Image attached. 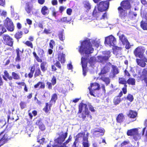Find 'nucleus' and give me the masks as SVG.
<instances>
[{"label":"nucleus","instance_id":"17","mask_svg":"<svg viewBox=\"0 0 147 147\" xmlns=\"http://www.w3.org/2000/svg\"><path fill=\"white\" fill-rule=\"evenodd\" d=\"M119 14V16L122 19H124L127 16V13L126 10L118 7L117 8Z\"/></svg>","mask_w":147,"mask_h":147},{"label":"nucleus","instance_id":"36","mask_svg":"<svg viewBox=\"0 0 147 147\" xmlns=\"http://www.w3.org/2000/svg\"><path fill=\"white\" fill-rule=\"evenodd\" d=\"M51 104H49L48 102L46 103H45V106L43 108V110L46 113H48L51 110Z\"/></svg>","mask_w":147,"mask_h":147},{"label":"nucleus","instance_id":"32","mask_svg":"<svg viewBox=\"0 0 147 147\" xmlns=\"http://www.w3.org/2000/svg\"><path fill=\"white\" fill-rule=\"evenodd\" d=\"M41 12L43 15H46L49 13V11L48 8L45 5L42 7Z\"/></svg>","mask_w":147,"mask_h":147},{"label":"nucleus","instance_id":"38","mask_svg":"<svg viewBox=\"0 0 147 147\" xmlns=\"http://www.w3.org/2000/svg\"><path fill=\"white\" fill-rule=\"evenodd\" d=\"M127 84L129 85H135L136 81L135 79L133 78H129L126 81Z\"/></svg>","mask_w":147,"mask_h":147},{"label":"nucleus","instance_id":"8","mask_svg":"<svg viewBox=\"0 0 147 147\" xmlns=\"http://www.w3.org/2000/svg\"><path fill=\"white\" fill-rule=\"evenodd\" d=\"M128 136H132L133 139L136 140L139 137V134L138 133V129L137 128H133L128 130L127 132Z\"/></svg>","mask_w":147,"mask_h":147},{"label":"nucleus","instance_id":"61","mask_svg":"<svg viewBox=\"0 0 147 147\" xmlns=\"http://www.w3.org/2000/svg\"><path fill=\"white\" fill-rule=\"evenodd\" d=\"M127 85H124V87L122 88V92L124 94H126L127 92Z\"/></svg>","mask_w":147,"mask_h":147},{"label":"nucleus","instance_id":"20","mask_svg":"<svg viewBox=\"0 0 147 147\" xmlns=\"http://www.w3.org/2000/svg\"><path fill=\"white\" fill-rule=\"evenodd\" d=\"M84 109V111L88 110L87 105L81 102L78 105V111L77 114H79V113H81Z\"/></svg>","mask_w":147,"mask_h":147},{"label":"nucleus","instance_id":"24","mask_svg":"<svg viewBox=\"0 0 147 147\" xmlns=\"http://www.w3.org/2000/svg\"><path fill=\"white\" fill-rule=\"evenodd\" d=\"M55 66L59 69H61V65L59 62V61H57L54 64V65H51V69L52 71H54L57 70V69Z\"/></svg>","mask_w":147,"mask_h":147},{"label":"nucleus","instance_id":"9","mask_svg":"<svg viewBox=\"0 0 147 147\" xmlns=\"http://www.w3.org/2000/svg\"><path fill=\"white\" fill-rule=\"evenodd\" d=\"M109 2L107 1H100L98 5V9L99 11L103 12L106 11L109 8Z\"/></svg>","mask_w":147,"mask_h":147},{"label":"nucleus","instance_id":"30","mask_svg":"<svg viewBox=\"0 0 147 147\" xmlns=\"http://www.w3.org/2000/svg\"><path fill=\"white\" fill-rule=\"evenodd\" d=\"M65 55L63 53H60L58 54V58L59 61H60L61 63H64L65 61Z\"/></svg>","mask_w":147,"mask_h":147},{"label":"nucleus","instance_id":"4","mask_svg":"<svg viewBox=\"0 0 147 147\" xmlns=\"http://www.w3.org/2000/svg\"><path fill=\"white\" fill-rule=\"evenodd\" d=\"M3 25L7 30L10 32H13L14 29V26L12 20L7 17L3 21Z\"/></svg>","mask_w":147,"mask_h":147},{"label":"nucleus","instance_id":"40","mask_svg":"<svg viewBox=\"0 0 147 147\" xmlns=\"http://www.w3.org/2000/svg\"><path fill=\"white\" fill-rule=\"evenodd\" d=\"M25 10L27 13L29 14L30 13L32 10V8L29 4L28 3H26V6L25 8Z\"/></svg>","mask_w":147,"mask_h":147},{"label":"nucleus","instance_id":"12","mask_svg":"<svg viewBox=\"0 0 147 147\" xmlns=\"http://www.w3.org/2000/svg\"><path fill=\"white\" fill-rule=\"evenodd\" d=\"M137 78L139 81H144L146 84V86H147V68L143 69L142 74L140 76H138Z\"/></svg>","mask_w":147,"mask_h":147},{"label":"nucleus","instance_id":"59","mask_svg":"<svg viewBox=\"0 0 147 147\" xmlns=\"http://www.w3.org/2000/svg\"><path fill=\"white\" fill-rule=\"evenodd\" d=\"M51 83L53 84V85H54L56 83L57 79L56 77L53 76L51 80Z\"/></svg>","mask_w":147,"mask_h":147},{"label":"nucleus","instance_id":"5","mask_svg":"<svg viewBox=\"0 0 147 147\" xmlns=\"http://www.w3.org/2000/svg\"><path fill=\"white\" fill-rule=\"evenodd\" d=\"M100 88V85L96 82L91 83L90 86L88 88L89 90L90 94L94 96H95L94 94L96 91L99 90Z\"/></svg>","mask_w":147,"mask_h":147},{"label":"nucleus","instance_id":"55","mask_svg":"<svg viewBox=\"0 0 147 147\" xmlns=\"http://www.w3.org/2000/svg\"><path fill=\"white\" fill-rule=\"evenodd\" d=\"M66 7L63 6H60L59 7V11L60 13H62L66 9Z\"/></svg>","mask_w":147,"mask_h":147},{"label":"nucleus","instance_id":"13","mask_svg":"<svg viewBox=\"0 0 147 147\" xmlns=\"http://www.w3.org/2000/svg\"><path fill=\"white\" fill-rule=\"evenodd\" d=\"M3 38L4 43L6 45L11 47L13 46L14 42L13 39L9 35H3Z\"/></svg>","mask_w":147,"mask_h":147},{"label":"nucleus","instance_id":"33","mask_svg":"<svg viewBox=\"0 0 147 147\" xmlns=\"http://www.w3.org/2000/svg\"><path fill=\"white\" fill-rule=\"evenodd\" d=\"M82 144L83 147H89L90 144H89L88 136L84 137L82 139Z\"/></svg>","mask_w":147,"mask_h":147},{"label":"nucleus","instance_id":"49","mask_svg":"<svg viewBox=\"0 0 147 147\" xmlns=\"http://www.w3.org/2000/svg\"><path fill=\"white\" fill-rule=\"evenodd\" d=\"M6 31L4 26L2 24H0V35Z\"/></svg>","mask_w":147,"mask_h":147},{"label":"nucleus","instance_id":"56","mask_svg":"<svg viewBox=\"0 0 147 147\" xmlns=\"http://www.w3.org/2000/svg\"><path fill=\"white\" fill-rule=\"evenodd\" d=\"M55 45V42L54 40H51L49 43L50 47L51 49H53V45Z\"/></svg>","mask_w":147,"mask_h":147},{"label":"nucleus","instance_id":"51","mask_svg":"<svg viewBox=\"0 0 147 147\" xmlns=\"http://www.w3.org/2000/svg\"><path fill=\"white\" fill-rule=\"evenodd\" d=\"M20 105L22 109L25 108L26 107V103L24 101H21L20 103Z\"/></svg>","mask_w":147,"mask_h":147},{"label":"nucleus","instance_id":"26","mask_svg":"<svg viewBox=\"0 0 147 147\" xmlns=\"http://www.w3.org/2000/svg\"><path fill=\"white\" fill-rule=\"evenodd\" d=\"M99 75L101 76L100 79L105 82L106 86L110 84V80L109 77H106L104 74Z\"/></svg>","mask_w":147,"mask_h":147},{"label":"nucleus","instance_id":"37","mask_svg":"<svg viewBox=\"0 0 147 147\" xmlns=\"http://www.w3.org/2000/svg\"><path fill=\"white\" fill-rule=\"evenodd\" d=\"M11 75V80H12L13 79L15 80H19L21 79V77L19 74H17L15 72H12Z\"/></svg>","mask_w":147,"mask_h":147},{"label":"nucleus","instance_id":"15","mask_svg":"<svg viewBox=\"0 0 147 147\" xmlns=\"http://www.w3.org/2000/svg\"><path fill=\"white\" fill-rule=\"evenodd\" d=\"M119 37L120 40L122 42V44L123 45H125V48L127 49H129L131 47V45L125 35L122 34L119 36Z\"/></svg>","mask_w":147,"mask_h":147},{"label":"nucleus","instance_id":"16","mask_svg":"<svg viewBox=\"0 0 147 147\" xmlns=\"http://www.w3.org/2000/svg\"><path fill=\"white\" fill-rule=\"evenodd\" d=\"M111 65V64L110 62L107 63L101 70L99 75H104L109 72Z\"/></svg>","mask_w":147,"mask_h":147},{"label":"nucleus","instance_id":"3","mask_svg":"<svg viewBox=\"0 0 147 147\" xmlns=\"http://www.w3.org/2000/svg\"><path fill=\"white\" fill-rule=\"evenodd\" d=\"M57 134L59 136L54 140L55 143H57V144L53 145L52 147H64L63 146H61V145L67 137V132H66L64 133L63 131H62Z\"/></svg>","mask_w":147,"mask_h":147},{"label":"nucleus","instance_id":"34","mask_svg":"<svg viewBox=\"0 0 147 147\" xmlns=\"http://www.w3.org/2000/svg\"><path fill=\"white\" fill-rule=\"evenodd\" d=\"M23 33L21 31L19 30L14 35V37L19 41L20 39L23 36Z\"/></svg>","mask_w":147,"mask_h":147},{"label":"nucleus","instance_id":"28","mask_svg":"<svg viewBox=\"0 0 147 147\" xmlns=\"http://www.w3.org/2000/svg\"><path fill=\"white\" fill-rule=\"evenodd\" d=\"M3 131L1 132L0 134V146L3 145L4 142L7 140V134H5L2 137H1V134L3 133Z\"/></svg>","mask_w":147,"mask_h":147},{"label":"nucleus","instance_id":"14","mask_svg":"<svg viewBox=\"0 0 147 147\" xmlns=\"http://www.w3.org/2000/svg\"><path fill=\"white\" fill-rule=\"evenodd\" d=\"M87 60V58L83 57L81 58V63L82 65V68L83 74L84 76H86V73L87 72L88 64Z\"/></svg>","mask_w":147,"mask_h":147},{"label":"nucleus","instance_id":"64","mask_svg":"<svg viewBox=\"0 0 147 147\" xmlns=\"http://www.w3.org/2000/svg\"><path fill=\"white\" fill-rule=\"evenodd\" d=\"M40 86L39 88L40 89H44L45 87V84L43 82L40 81Z\"/></svg>","mask_w":147,"mask_h":147},{"label":"nucleus","instance_id":"50","mask_svg":"<svg viewBox=\"0 0 147 147\" xmlns=\"http://www.w3.org/2000/svg\"><path fill=\"white\" fill-rule=\"evenodd\" d=\"M126 98L130 102L133 101L134 99V98L133 96L129 94H128Z\"/></svg>","mask_w":147,"mask_h":147},{"label":"nucleus","instance_id":"60","mask_svg":"<svg viewBox=\"0 0 147 147\" xmlns=\"http://www.w3.org/2000/svg\"><path fill=\"white\" fill-rule=\"evenodd\" d=\"M46 85L48 89L50 90L52 89L53 84L49 82H46Z\"/></svg>","mask_w":147,"mask_h":147},{"label":"nucleus","instance_id":"1","mask_svg":"<svg viewBox=\"0 0 147 147\" xmlns=\"http://www.w3.org/2000/svg\"><path fill=\"white\" fill-rule=\"evenodd\" d=\"M92 43L97 48L99 46V42L95 40H92L91 42L89 39L84 40L79 46V52L80 53L84 52L86 54L88 55L92 53L94 49L92 47Z\"/></svg>","mask_w":147,"mask_h":147},{"label":"nucleus","instance_id":"57","mask_svg":"<svg viewBox=\"0 0 147 147\" xmlns=\"http://www.w3.org/2000/svg\"><path fill=\"white\" fill-rule=\"evenodd\" d=\"M124 76L125 77H127L129 78L131 76L130 73L126 69H125L124 71Z\"/></svg>","mask_w":147,"mask_h":147},{"label":"nucleus","instance_id":"53","mask_svg":"<svg viewBox=\"0 0 147 147\" xmlns=\"http://www.w3.org/2000/svg\"><path fill=\"white\" fill-rule=\"evenodd\" d=\"M58 36L59 39L62 41H63L64 40V37H63V32H59Z\"/></svg>","mask_w":147,"mask_h":147},{"label":"nucleus","instance_id":"58","mask_svg":"<svg viewBox=\"0 0 147 147\" xmlns=\"http://www.w3.org/2000/svg\"><path fill=\"white\" fill-rule=\"evenodd\" d=\"M88 107L89 110L92 112H94L95 110L94 107L90 104H89L88 105Z\"/></svg>","mask_w":147,"mask_h":147},{"label":"nucleus","instance_id":"63","mask_svg":"<svg viewBox=\"0 0 147 147\" xmlns=\"http://www.w3.org/2000/svg\"><path fill=\"white\" fill-rule=\"evenodd\" d=\"M114 48H113V49L117 52H118V51H121L122 49V48L121 47H118L117 46H115V45L114 46H113Z\"/></svg>","mask_w":147,"mask_h":147},{"label":"nucleus","instance_id":"44","mask_svg":"<svg viewBox=\"0 0 147 147\" xmlns=\"http://www.w3.org/2000/svg\"><path fill=\"white\" fill-rule=\"evenodd\" d=\"M57 99L58 96L57 94L56 93L53 94L51 96V98L50 101L54 103H55Z\"/></svg>","mask_w":147,"mask_h":147},{"label":"nucleus","instance_id":"22","mask_svg":"<svg viewBox=\"0 0 147 147\" xmlns=\"http://www.w3.org/2000/svg\"><path fill=\"white\" fill-rule=\"evenodd\" d=\"M35 70V66L34 65H33L30 67V72L28 74L26 73L25 74V77L26 78L28 77L29 78H31L33 77Z\"/></svg>","mask_w":147,"mask_h":147},{"label":"nucleus","instance_id":"27","mask_svg":"<svg viewBox=\"0 0 147 147\" xmlns=\"http://www.w3.org/2000/svg\"><path fill=\"white\" fill-rule=\"evenodd\" d=\"M125 117L124 115L122 113L119 114L116 118L117 122L118 123H121L123 122Z\"/></svg>","mask_w":147,"mask_h":147},{"label":"nucleus","instance_id":"19","mask_svg":"<svg viewBox=\"0 0 147 147\" xmlns=\"http://www.w3.org/2000/svg\"><path fill=\"white\" fill-rule=\"evenodd\" d=\"M112 69L110 74L109 76L110 78H113L115 77L116 74L119 73V71L118 68L116 66L111 65Z\"/></svg>","mask_w":147,"mask_h":147},{"label":"nucleus","instance_id":"39","mask_svg":"<svg viewBox=\"0 0 147 147\" xmlns=\"http://www.w3.org/2000/svg\"><path fill=\"white\" fill-rule=\"evenodd\" d=\"M34 71V76L35 78L39 76H42L41 71L39 67H38L36 68Z\"/></svg>","mask_w":147,"mask_h":147},{"label":"nucleus","instance_id":"42","mask_svg":"<svg viewBox=\"0 0 147 147\" xmlns=\"http://www.w3.org/2000/svg\"><path fill=\"white\" fill-rule=\"evenodd\" d=\"M140 26L144 30H147V22L142 20L140 22Z\"/></svg>","mask_w":147,"mask_h":147},{"label":"nucleus","instance_id":"18","mask_svg":"<svg viewBox=\"0 0 147 147\" xmlns=\"http://www.w3.org/2000/svg\"><path fill=\"white\" fill-rule=\"evenodd\" d=\"M79 114L78 115L79 117L81 118L83 121L84 120L86 119L87 115L88 117H89L91 119H92V116L88 110L82 111L81 113Z\"/></svg>","mask_w":147,"mask_h":147},{"label":"nucleus","instance_id":"47","mask_svg":"<svg viewBox=\"0 0 147 147\" xmlns=\"http://www.w3.org/2000/svg\"><path fill=\"white\" fill-rule=\"evenodd\" d=\"M38 54L40 58L43 57L44 55V52L43 50L39 48L38 49L37 51Z\"/></svg>","mask_w":147,"mask_h":147},{"label":"nucleus","instance_id":"23","mask_svg":"<svg viewBox=\"0 0 147 147\" xmlns=\"http://www.w3.org/2000/svg\"><path fill=\"white\" fill-rule=\"evenodd\" d=\"M137 112L134 110H130L129 111L127 115L131 119H134L136 118L137 116Z\"/></svg>","mask_w":147,"mask_h":147},{"label":"nucleus","instance_id":"25","mask_svg":"<svg viewBox=\"0 0 147 147\" xmlns=\"http://www.w3.org/2000/svg\"><path fill=\"white\" fill-rule=\"evenodd\" d=\"M105 130L103 128H96L93 132V134L94 136H96L97 134V133H99V136H103L104 134Z\"/></svg>","mask_w":147,"mask_h":147},{"label":"nucleus","instance_id":"31","mask_svg":"<svg viewBox=\"0 0 147 147\" xmlns=\"http://www.w3.org/2000/svg\"><path fill=\"white\" fill-rule=\"evenodd\" d=\"M87 136L85 135V133L84 132L79 133L76 136V141H79L82 138L83 139L84 137Z\"/></svg>","mask_w":147,"mask_h":147},{"label":"nucleus","instance_id":"11","mask_svg":"<svg viewBox=\"0 0 147 147\" xmlns=\"http://www.w3.org/2000/svg\"><path fill=\"white\" fill-rule=\"evenodd\" d=\"M131 1V0H123L120 3V6L119 7L126 10H130L131 8L130 4Z\"/></svg>","mask_w":147,"mask_h":147},{"label":"nucleus","instance_id":"54","mask_svg":"<svg viewBox=\"0 0 147 147\" xmlns=\"http://www.w3.org/2000/svg\"><path fill=\"white\" fill-rule=\"evenodd\" d=\"M98 13V12L97 11L96 7H95L93 10V12L92 13V16L94 17H97Z\"/></svg>","mask_w":147,"mask_h":147},{"label":"nucleus","instance_id":"62","mask_svg":"<svg viewBox=\"0 0 147 147\" xmlns=\"http://www.w3.org/2000/svg\"><path fill=\"white\" fill-rule=\"evenodd\" d=\"M111 52L109 51H105L104 53V56L108 57V59L111 57Z\"/></svg>","mask_w":147,"mask_h":147},{"label":"nucleus","instance_id":"6","mask_svg":"<svg viewBox=\"0 0 147 147\" xmlns=\"http://www.w3.org/2000/svg\"><path fill=\"white\" fill-rule=\"evenodd\" d=\"M116 38L112 35H110L105 38V43L110 47L114 46L116 44Z\"/></svg>","mask_w":147,"mask_h":147},{"label":"nucleus","instance_id":"52","mask_svg":"<svg viewBox=\"0 0 147 147\" xmlns=\"http://www.w3.org/2000/svg\"><path fill=\"white\" fill-rule=\"evenodd\" d=\"M53 10L51 11V14L52 16L56 18L57 17V13L58 12L56 11V9L55 7L52 8Z\"/></svg>","mask_w":147,"mask_h":147},{"label":"nucleus","instance_id":"46","mask_svg":"<svg viewBox=\"0 0 147 147\" xmlns=\"http://www.w3.org/2000/svg\"><path fill=\"white\" fill-rule=\"evenodd\" d=\"M121 100L119 96H115L114 98L113 103L114 105H117L118 104L121 102Z\"/></svg>","mask_w":147,"mask_h":147},{"label":"nucleus","instance_id":"29","mask_svg":"<svg viewBox=\"0 0 147 147\" xmlns=\"http://www.w3.org/2000/svg\"><path fill=\"white\" fill-rule=\"evenodd\" d=\"M3 73L4 75L2 77L4 80L6 81H7V79L11 80V76L10 75L8 71L6 70H5L4 71Z\"/></svg>","mask_w":147,"mask_h":147},{"label":"nucleus","instance_id":"43","mask_svg":"<svg viewBox=\"0 0 147 147\" xmlns=\"http://www.w3.org/2000/svg\"><path fill=\"white\" fill-rule=\"evenodd\" d=\"M16 84L19 86H24V90L26 92L28 91V89L26 85L24 82H19L16 83Z\"/></svg>","mask_w":147,"mask_h":147},{"label":"nucleus","instance_id":"10","mask_svg":"<svg viewBox=\"0 0 147 147\" xmlns=\"http://www.w3.org/2000/svg\"><path fill=\"white\" fill-rule=\"evenodd\" d=\"M16 56L15 58V61L16 62H19L21 61L22 59L24 58L23 57L24 56V49H23L21 50L19 48H18L16 49Z\"/></svg>","mask_w":147,"mask_h":147},{"label":"nucleus","instance_id":"48","mask_svg":"<svg viewBox=\"0 0 147 147\" xmlns=\"http://www.w3.org/2000/svg\"><path fill=\"white\" fill-rule=\"evenodd\" d=\"M71 20L69 18L67 17H64L60 19V21L63 23H67L69 22Z\"/></svg>","mask_w":147,"mask_h":147},{"label":"nucleus","instance_id":"2","mask_svg":"<svg viewBox=\"0 0 147 147\" xmlns=\"http://www.w3.org/2000/svg\"><path fill=\"white\" fill-rule=\"evenodd\" d=\"M145 50L142 46H138L134 51L133 53L136 57L140 59H136V62L137 64L142 67H144L147 63V58L144 55Z\"/></svg>","mask_w":147,"mask_h":147},{"label":"nucleus","instance_id":"21","mask_svg":"<svg viewBox=\"0 0 147 147\" xmlns=\"http://www.w3.org/2000/svg\"><path fill=\"white\" fill-rule=\"evenodd\" d=\"M35 124L38 126L39 129L41 131H43L45 130L46 127L44 124L42 123L41 119H38L36 121Z\"/></svg>","mask_w":147,"mask_h":147},{"label":"nucleus","instance_id":"45","mask_svg":"<svg viewBox=\"0 0 147 147\" xmlns=\"http://www.w3.org/2000/svg\"><path fill=\"white\" fill-rule=\"evenodd\" d=\"M24 44L28 47H30L31 49H33V45L32 42L30 41L27 40L25 42H24Z\"/></svg>","mask_w":147,"mask_h":147},{"label":"nucleus","instance_id":"41","mask_svg":"<svg viewBox=\"0 0 147 147\" xmlns=\"http://www.w3.org/2000/svg\"><path fill=\"white\" fill-rule=\"evenodd\" d=\"M125 79L123 77H119L118 79L119 83L120 84L126 85L127 82Z\"/></svg>","mask_w":147,"mask_h":147},{"label":"nucleus","instance_id":"7","mask_svg":"<svg viewBox=\"0 0 147 147\" xmlns=\"http://www.w3.org/2000/svg\"><path fill=\"white\" fill-rule=\"evenodd\" d=\"M32 53L36 61L38 62L41 63L40 64V67L42 71L44 73L47 69V66H46L47 63L45 62H42V59L40 58L35 52H33Z\"/></svg>","mask_w":147,"mask_h":147},{"label":"nucleus","instance_id":"35","mask_svg":"<svg viewBox=\"0 0 147 147\" xmlns=\"http://www.w3.org/2000/svg\"><path fill=\"white\" fill-rule=\"evenodd\" d=\"M83 6L87 11H89L91 8V5L89 2L88 1H85L83 2Z\"/></svg>","mask_w":147,"mask_h":147}]
</instances>
